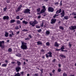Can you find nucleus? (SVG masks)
<instances>
[{"label": "nucleus", "instance_id": "nucleus-52", "mask_svg": "<svg viewBox=\"0 0 76 76\" xmlns=\"http://www.w3.org/2000/svg\"><path fill=\"white\" fill-rule=\"evenodd\" d=\"M69 47H71V46H72V45L70 44V43L69 44Z\"/></svg>", "mask_w": 76, "mask_h": 76}, {"label": "nucleus", "instance_id": "nucleus-43", "mask_svg": "<svg viewBox=\"0 0 76 76\" xmlns=\"http://www.w3.org/2000/svg\"><path fill=\"white\" fill-rule=\"evenodd\" d=\"M38 31L39 32H41V29H40L39 30H38Z\"/></svg>", "mask_w": 76, "mask_h": 76}, {"label": "nucleus", "instance_id": "nucleus-19", "mask_svg": "<svg viewBox=\"0 0 76 76\" xmlns=\"http://www.w3.org/2000/svg\"><path fill=\"white\" fill-rule=\"evenodd\" d=\"M50 34V31H47L46 32V35H48Z\"/></svg>", "mask_w": 76, "mask_h": 76}, {"label": "nucleus", "instance_id": "nucleus-31", "mask_svg": "<svg viewBox=\"0 0 76 76\" xmlns=\"http://www.w3.org/2000/svg\"><path fill=\"white\" fill-rule=\"evenodd\" d=\"M63 76H67V74L65 73H64L63 74Z\"/></svg>", "mask_w": 76, "mask_h": 76}, {"label": "nucleus", "instance_id": "nucleus-63", "mask_svg": "<svg viewBox=\"0 0 76 76\" xmlns=\"http://www.w3.org/2000/svg\"><path fill=\"white\" fill-rule=\"evenodd\" d=\"M27 76H29V74H28L27 75Z\"/></svg>", "mask_w": 76, "mask_h": 76}, {"label": "nucleus", "instance_id": "nucleus-32", "mask_svg": "<svg viewBox=\"0 0 76 76\" xmlns=\"http://www.w3.org/2000/svg\"><path fill=\"white\" fill-rule=\"evenodd\" d=\"M13 35V33H12V34H10V37H12V35Z\"/></svg>", "mask_w": 76, "mask_h": 76}, {"label": "nucleus", "instance_id": "nucleus-58", "mask_svg": "<svg viewBox=\"0 0 76 76\" xmlns=\"http://www.w3.org/2000/svg\"><path fill=\"white\" fill-rule=\"evenodd\" d=\"M19 33V31H18L17 32V34H18Z\"/></svg>", "mask_w": 76, "mask_h": 76}, {"label": "nucleus", "instance_id": "nucleus-56", "mask_svg": "<svg viewBox=\"0 0 76 76\" xmlns=\"http://www.w3.org/2000/svg\"><path fill=\"white\" fill-rule=\"evenodd\" d=\"M28 37H29L30 38H31V35H28Z\"/></svg>", "mask_w": 76, "mask_h": 76}, {"label": "nucleus", "instance_id": "nucleus-35", "mask_svg": "<svg viewBox=\"0 0 76 76\" xmlns=\"http://www.w3.org/2000/svg\"><path fill=\"white\" fill-rule=\"evenodd\" d=\"M43 23H43V22H42V23L40 24L41 26H42H42H43Z\"/></svg>", "mask_w": 76, "mask_h": 76}, {"label": "nucleus", "instance_id": "nucleus-27", "mask_svg": "<svg viewBox=\"0 0 76 76\" xmlns=\"http://www.w3.org/2000/svg\"><path fill=\"white\" fill-rule=\"evenodd\" d=\"M7 7H6L4 8V12H6V9H7Z\"/></svg>", "mask_w": 76, "mask_h": 76}, {"label": "nucleus", "instance_id": "nucleus-59", "mask_svg": "<svg viewBox=\"0 0 76 76\" xmlns=\"http://www.w3.org/2000/svg\"><path fill=\"white\" fill-rule=\"evenodd\" d=\"M61 51H66V50H61Z\"/></svg>", "mask_w": 76, "mask_h": 76}, {"label": "nucleus", "instance_id": "nucleus-10", "mask_svg": "<svg viewBox=\"0 0 76 76\" xmlns=\"http://www.w3.org/2000/svg\"><path fill=\"white\" fill-rule=\"evenodd\" d=\"M56 21V19L54 18H52L51 20V23L52 24L53 23H54Z\"/></svg>", "mask_w": 76, "mask_h": 76}, {"label": "nucleus", "instance_id": "nucleus-53", "mask_svg": "<svg viewBox=\"0 0 76 76\" xmlns=\"http://www.w3.org/2000/svg\"><path fill=\"white\" fill-rule=\"evenodd\" d=\"M23 31H28V30H26V29H24L23 30Z\"/></svg>", "mask_w": 76, "mask_h": 76}, {"label": "nucleus", "instance_id": "nucleus-51", "mask_svg": "<svg viewBox=\"0 0 76 76\" xmlns=\"http://www.w3.org/2000/svg\"><path fill=\"white\" fill-rule=\"evenodd\" d=\"M52 72L53 73H54V72H55V70H53V71H52Z\"/></svg>", "mask_w": 76, "mask_h": 76}, {"label": "nucleus", "instance_id": "nucleus-17", "mask_svg": "<svg viewBox=\"0 0 76 76\" xmlns=\"http://www.w3.org/2000/svg\"><path fill=\"white\" fill-rule=\"evenodd\" d=\"M60 45V44H58L57 42H55V46L58 47V45Z\"/></svg>", "mask_w": 76, "mask_h": 76}, {"label": "nucleus", "instance_id": "nucleus-37", "mask_svg": "<svg viewBox=\"0 0 76 76\" xmlns=\"http://www.w3.org/2000/svg\"><path fill=\"white\" fill-rule=\"evenodd\" d=\"M58 72H61V69L59 68L58 69Z\"/></svg>", "mask_w": 76, "mask_h": 76}, {"label": "nucleus", "instance_id": "nucleus-15", "mask_svg": "<svg viewBox=\"0 0 76 76\" xmlns=\"http://www.w3.org/2000/svg\"><path fill=\"white\" fill-rule=\"evenodd\" d=\"M8 35H9V33L7 32V31H5V36L6 37H8Z\"/></svg>", "mask_w": 76, "mask_h": 76}, {"label": "nucleus", "instance_id": "nucleus-50", "mask_svg": "<svg viewBox=\"0 0 76 76\" xmlns=\"http://www.w3.org/2000/svg\"><path fill=\"white\" fill-rule=\"evenodd\" d=\"M5 62L6 63H8V61L7 60H6L5 61Z\"/></svg>", "mask_w": 76, "mask_h": 76}, {"label": "nucleus", "instance_id": "nucleus-34", "mask_svg": "<svg viewBox=\"0 0 76 76\" xmlns=\"http://www.w3.org/2000/svg\"><path fill=\"white\" fill-rule=\"evenodd\" d=\"M20 74H21V75H24V72H21L20 73Z\"/></svg>", "mask_w": 76, "mask_h": 76}, {"label": "nucleus", "instance_id": "nucleus-21", "mask_svg": "<svg viewBox=\"0 0 76 76\" xmlns=\"http://www.w3.org/2000/svg\"><path fill=\"white\" fill-rule=\"evenodd\" d=\"M64 18L66 20H67L69 19V17L67 16H65L64 17Z\"/></svg>", "mask_w": 76, "mask_h": 76}, {"label": "nucleus", "instance_id": "nucleus-39", "mask_svg": "<svg viewBox=\"0 0 76 76\" xmlns=\"http://www.w3.org/2000/svg\"><path fill=\"white\" fill-rule=\"evenodd\" d=\"M46 45H50V43H49V42H47L46 43Z\"/></svg>", "mask_w": 76, "mask_h": 76}, {"label": "nucleus", "instance_id": "nucleus-2", "mask_svg": "<svg viewBox=\"0 0 76 76\" xmlns=\"http://www.w3.org/2000/svg\"><path fill=\"white\" fill-rule=\"evenodd\" d=\"M38 22L36 20H34V21H31L29 23L30 25L32 26L33 27L36 24H37L38 23Z\"/></svg>", "mask_w": 76, "mask_h": 76}, {"label": "nucleus", "instance_id": "nucleus-62", "mask_svg": "<svg viewBox=\"0 0 76 76\" xmlns=\"http://www.w3.org/2000/svg\"><path fill=\"white\" fill-rule=\"evenodd\" d=\"M23 18H20V20H23Z\"/></svg>", "mask_w": 76, "mask_h": 76}, {"label": "nucleus", "instance_id": "nucleus-38", "mask_svg": "<svg viewBox=\"0 0 76 76\" xmlns=\"http://www.w3.org/2000/svg\"><path fill=\"white\" fill-rule=\"evenodd\" d=\"M36 28H40V26H36Z\"/></svg>", "mask_w": 76, "mask_h": 76}, {"label": "nucleus", "instance_id": "nucleus-36", "mask_svg": "<svg viewBox=\"0 0 76 76\" xmlns=\"http://www.w3.org/2000/svg\"><path fill=\"white\" fill-rule=\"evenodd\" d=\"M16 18H17V19H20V18L19 17V16H17V17H16Z\"/></svg>", "mask_w": 76, "mask_h": 76}, {"label": "nucleus", "instance_id": "nucleus-40", "mask_svg": "<svg viewBox=\"0 0 76 76\" xmlns=\"http://www.w3.org/2000/svg\"><path fill=\"white\" fill-rule=\"evenodd\" d=\"M59 28L61 29H63V27L62 26L60 27Z\"/></svg>", "mask_w": 76, "mask_h": 76}, {"label": "nucleus", "instance_id": "nucleus-55", "mask_svg": "<svg viewBox=\"0 0 76 76\" xmlns=\"http://www.w3.org/2000/svg\"><path fill=\"white\" fill-rule=\"evenodd\" d=\"M56 4H57V5H58V2H56L55 3Z\"/></svg>", "mask_w": 76, "mask_h": 76}, {"label": "nucleus", "instance_id": "nucleus-12", "mask_svg": "<svg viewBox=\"0 0 76 76\" xmlns=\"http://www.w3.org/2000/svg\"><path fill=\"white\" fill-rule=\"evenodd\" d=\"M22 5H20L18 8V9L16 10V12H19L20 10L21 9V7H22Z\"/></svg>", "mask_w": 76, "mask_h": 76}, {"label": "nucleus", "instance_id": "nucleus-30", "mask_svg": "<svg viewBox=\"0 0 76 76\" xmlns=\"http://www.w3.org/2000/svg\"><path fill=\"white\" fill-rule=\"evenodd\" d=\"M61 57H62L63 58H65V56H64V55H60Z\"/></svg>", "mask_w": 76, "mask_h": 76}, {"label": "nucleus", "instance_id": "nucleus-45", "mask_svg": "<svg viewBox=\"0 0 76 76\" xmlns=\"http://www.w3.org/2000/svg\"><path fill=\"white\" fill-rule=\"evenodd\" d=\"M37 18H38V19H40V18H41V15H39V16H38Z\"/></svg>", "mask_w": 76, "mask_h": 76}, {"label": "nucleus", "instance_id": "nucleus-41", "mask_svg": "<svg viewBox=\"0 0 76 76\" xmlns=\"http://www.w3.org/2000/svg\"><path fill=\"white\" fill-rule=\"evenodd\" d=\"M15 29H19V27L18 26H16L15 27Z\"/></svg>", "mask_w": 76, "mask_h": 76}, {"label": "nucleus", "instance_id": "nucleus-54", "mask_svg": "<svg viewBox=\"0 0 76 76\" xmlns=\"http://www.w3.org/2000/svg\"><path fill=\"white\" fill-rule=\"evenodd\" d=\"M25 39L26 40H27V39H29V38H27Z\"/></svg>", "mask_w": 76, "mask_h": 76}, {"label": "nucleus", "instance_id": "nucleus-6", "mask_svg": "<svg viewBox=\"0 0 76 76\" xmlns=\"http://www.w3.org/2000/svg\"><path fill=\"white\" fill-rule=\"evenodd\" d=\"M48 10L49 12H54V8L51 7H49L48 8Z\"/></svg>", "mask_w": 76, "mask_h": 76}, {"label": "nucleus", "instance_id": "nucleus-49", "mask_svg": "<svg viewBox=\"0 0 76 76\" xmlns=\"http://www.w3.org/2000/svg\"><path fill=\"white\" fill-rule=\"evenodd\" d=\"M43 15L44 16H47V14H43Z\"/></svg>", "mask_w": 76, "mask_h": 76}, {"label": "nucleus", "instance_id": "nucleus-42", "mask_svg": "<svg viewBox=\"0 0 76 76\" xmlns=\"http://www.w3.org/2000/svg\"><path fill=\"white\" fill-rule=\"evenodd\" d=\"M42 13V12H41V11H40V12L37 13V15H41Z\"/></svg>", "mask_w": 76, "mask_h": 76}, {"label": "nucleus", "instance_id": "nucleus-46", "mask_svg": "<svg viewBox=\"0 0 76 76\" xmlns=\"http://www.w3.org/2000/svg\"><path fill=\"white\" fill-rule=\"evenodd\" d=\"M17 22V23L19 24L20 23V21H19V20H18Z\"/></svg>", "mask_w": 76, "mask_h": 76}, {"label": "nucleus", "instance_id": "nucleus-23", "mask_svg": "<svg viewBox=\"0 0 76 76\" xmlns=\"http://www.w3.org/2000/svg\"><path fill=\"white\" fill-rule=\"evenodd\" d=\"M8 51L9 52H12V49L11 48H9L8 49Z\"/></svg>", "mask_w": 76, "mask_h": 76}, {"label": "nucleus", "instance_id": "nucleus-9", "mask_svg": "<svg viewBox=\"0 0 76 76\" xmlns=\"http://www.w3.org/2000/svg\"><path fill=\"white\" fill-rule=\"evenodd\" d=\"M30 11H31V10H30L28 9H26L24 11V12L25 13H30Z\"/></svg>", "mask_w": 76, "mask_h": 76}, {"label": "nucleus", "instance_id": "nucleus-13", "mask_svg": "<svg viewBox=\"0 0 76 76\" xmlns=\"http://www.w3.org/2000/svg\"><path fill=\"white\" fill-rule=\"evenodd\" d=\"M20 69V68L18 66L16 68V70L17 72H19V69Z\"/></svg>", "mask_w": 76, "mask_h": 76}, {"label": "nucleus", "instance_id": "nucleus-47", "mask_svg": "<svg viewBox=\"0 0 76 76\" xmlns=\"http://www.w3.org/2000/svg\"><path fill=\"white\" fill-rule=\"evenodd\" d=\"M40 70L41 72L42 73H43V69H41Z\"/></svg>", "mask_w": 76, "mask_h": 76}, {"label": "nucleus", "instance_id": "nucleus-60", "mask_svg": "<svg viewBox=\"0 0 76 76\" xmlns=\"http://www.w3.org/2000/svg\"><path fill=\"white\" fill-rule=\"evenodd\" d=\"M45 57L44 56H43L42 57V58H44Z\"/></svg>", "mask_w": 76, "mask_h": 76}, {"label": "nucleus", "instance_id": "nucleus-8", "mask_svg": "<svg viewBox=\"0 0 76 76\" xmlns=\"http://www.w3.org/2000/svg\"><path fill=\"white\" fill-rule=\"evenodd\" d=\"M69 29L70 30H74V29H76V26H71L69 27Z\"/></svg>", "mask_w": 76, "mask_h": 76}, {"label": "nucleus", "instance_id": "nucleus-18", "mask_svg": "<svg viewBox=\"0 0 76 76\" xmlns=\"http://www.w3.org/2000/svg\"><path fill=\"white\" fill-rule=\"evenodd\" d=\"M23 23L24 24H25V25H26L28 23L27 22L25 21V20H23Z\"/></svg>", "mask_w": 76, "mask_h": 76}, {"label": "nucleus", "instance_id": "nucleus-20", "mask_svg": "<svg viewBox=\"0 0 76 76\" xmlns=\"http://www.w3.org/2000/svg\"><path fill=\"white\" fill-rule=\"evenodd\" d=\"M2 67H6V66H7V64H2Z\"/></svg>", "mask_w": 76, "mask_h": 76}, {"label": "nucleus", "instance_id": "nucleus-16", "mask_svg": "<svg viewBox=\"0 0 76 76\" xmlns=\"http://www.w3.org/2000/svg\"><path fill=\"white\" fill-rule=\"evenodd\" d=\"M15 75L14 76H20V74L19 72H18L17 73H15Z\"/></svg>", "mask_w": 76, "mask_h": 76}, {"label": "nucleus", "instance_id": "nucleus-61", "mask_svg": "<svg viewBox=\"0 0 76 76\" xmlns=\"http://www.w3.org/2000/svg\"><path fill=\"white\" fill-rule=\"evenodd\" d=\"M50 76H52V74L51 73H50Z\"/></svg>", "mask_w": 76, "mask_h": 76}, {"label": "nucleus", "instance_id": "nucleus-25", "mask_svg": "<svg viewBox=\"0 0 76 76\" xmlns=\"http://www.w3.org/2000/svg\"><path fill=\"white\" fill-rule=\"evenodd\" d=\"M15 21V20H11L10 22L11 23H13V22H14Z\"/></svg>", "mask_w": 76, "mask_h": 76}, {"label": "nucleus", "instance_id": "nucleus-1", "mask_svg": "<svg viewBox=\"0 0 76 76\" xmlns=\"http://www.w3.org/2000/svg\"><path fill=\"white\" fill-rule=\"evenodd\" d=\"M22 45L21 47L22 49L23 50H26L27 48V46H26V43H24L23 42H21Z\"/></svg>", "mask_w": 76, "mask_h": 76}, {"label": "nucleus", "instance_id": "nucleus-57", "mask_svg": "<svg viewBox=\"0 0 76 76\" xmlns=\"http://www.w3.org/2000/svg\"><path fill=\"white\" fill-rule=\"evenodd\" d=\"M48 1V0H44L45 1Z\"/></svg>", "mask_w": 76, "mask_h": 76}, {"label": "nucleus", "instance_id": "nucleus-28", "mask_svg": "<svg viewBox=\"0 0 76 76\" xmlns=\"http://www.w3.org/2000/svg\"><path fill=\"white\" fill-rule=\"evenodd\" d=\"M40 10H41V9L40 8H39L37 9V12H39V11H40Z\"/></svg>", "mask_w": 76, "mask_h": 76}, {"label": "nucleus", "instance_id": "nucleus-48", "mask_svg": "<svg viewBox=\"0 0 76 76\" xmlns=\"http://www.w3.org/2000/svg\"><path fill=\"white\" fill-rule=\"evenodd\" d=\"M62 1H60V5H61H61H62Z\"/></svg>", "mask_w": 76, "mask_h": 76}, {"label": "nucleus", "instance_id": "nucleus-64", "mask_svg": "<svg viewBox=\"0 0 76 76\" xmlns=\"http://www.w3.org/2000/svg\"><path fill=\"white\" fill-rule=\"evenodd\" d=\"M12 64H14V63H15V62H12Z\"/></svg>", "mask_w": 76, "mask_h": 76}, {"label": "nucleus", "instance_id": "nucleus-4", "mask_svg": "<svg viewBox=\"0 0 76 76\" xmlns=\"http://www.w3.org/2000/svg\"><path fill=\"white\" fill-rule=\"evenodd\" d=\"M61 12V9H60L59 10H58L56 12V14H55V15L53 16L54 18H55L56 16H58V13H60V12Z\"/></svg>", "mask_w": 76, "mask_h": 76}, {"label": "nucleus", "instance_id": "nucleus-7", "mask_svg": "<svg viewBox=\"0 0 76 76\" xmlns=\"http://www.w3.org/2000/svg\"><path fill=\"white\" fill-rule=\"evenodd\" d=\"M42 7L43 8V9L42 10L40 11L42 13L45 12L46 10V9H45V6H42Z\"/></svg>", "mask_w": 76, "mask_h": 76}, {"label": "nucleus", "instance_id": "nucleus-5", "mask_svg": "<svg viewBox=\"0 0 76 76\" xmlns=\"http://www.w3.org/2000/svg\"><path fill=\"white\" fill-rule=\"evenodd\" d=\"M46 56L47 58H48L49 57H52V53L51 52H48L47 54H46Z\"/></svg>", "mask_w": 76, "mask_h": 76}, {"label": "nucleus", "instance_id": "nucleus-29", "mask_svg": "<svg viewBox=\"0 0 76 76\" xmlns=\"http://www.w3.org/2000/svg\"><path fill=\"white\" fill-rule=\"evenodd\" d=\"M72 15H74V16H75L76 15V12H73L72 14Z\"/></svg>", "mask_w": 76, "mask_h": 76}, {"label": "nucleus", "instance_id": "nucleus-44", "mask_svg": "<svg viewBox=\"0 0 76 76\" xmlns=\"http://www.w3.org/2000/svg\"><path fill=\"white\" fill-rule=\"evenodd\" d=\"M35 76H39V75H38V74H35Z\"/></svg>", "mask_w": 76, "mask_h": 76}, {"label": "nucleus", "instance_id": "nucleus-26", "mask_svg": "<svg viewBox=\"0 0 76 76\" xmlns=\"http://www.w3.org/2000/svg\"><path fill=\"white\" fill-rule=\"evenodd\" d=\"M17 63L18 66H20V62L18 61H17Z\"/></svg>", "mask_w": 76, "mask_h": 76}, {"label": "nucleus", "instance_id": "nucleus-3", "mask_svg": "<svg viewBox=\"0 0 76 76\" xmlns=\"http://www.w3.org/2000/svg\"><path fill=\"white\" fill-rule=\"evenodd\" d=\"M4 41H0V47H1V48H4Z\"/></svg>", "mask_w": 76, "mask_h": 76}, {"label": "nucleus", "instance_id": "nucleus-22", "mask_svg": "<svg viewBox=\"0 0 76 76\" xmlns=\"http://www.w3.org/2000/svg\"><path fill=\"white\" fill-rule=\"evenodd\" d=\"M37 43L38 44V45H40V44H42V42H41L40 41H39L37 42Z\"/></svg>", "mask_w": 76, "mask_h": 76}, {"label": "nucleus", "instance_id": "nucleus-14", "mask_svg": "<svg viewBox=\"0 0 76 76\" xmlns=\"http://www.w3.org/2000/svg\"><path fill=\"white\" fill-rule=\"evenodd\" d=\"M61 17H63L64 16V11H63L62 13H61Z\"/></svg>", "mask_w": 76, "mask_h": 76}, {"label": "nucleus", "instance_id": "nucleus-24", "mask_svg": "<svg viewBox=\"0 0 76 76\" xmlns=\"http://www.w3.org/2000/svg\"><path fill=\"white\" fill-rule=\"evenodd\" d=\"M16 56H18V57H21V54L18 53L16 55Z\"/></svg>", "mask_w": 76, "mask_h": 76}, {"label": "nucleus", "instance_id": "nucleus-33", "mask_svg": "<svg viewBox=\"0 0 76 76\" xmlns=\"http://www.w3.org/2000/svg\"><path fill=\"white\" fill-rule=\"evenodd\" d=\"M61 50H64V46H62L61 48Z\"/></svg>", "mask_w": 76, "mask_h": 76}, {"label": "nucleus", "instance_id": "nucleus-11", "mask_svg": "<svg viewBox=\"0 0 76 76\" xmlns=\"http://www.w3.org/2000/svg\"><path fill=\"white\" fill-rule=\"evenodd\" d=\"M9 19V17L7 16H4L3 17V19H4V20H5V19H6V20H8Z\"/></svg>", "mask_w": 76, "mask_h": 76}]
</instances>
